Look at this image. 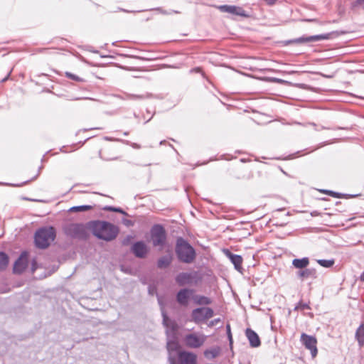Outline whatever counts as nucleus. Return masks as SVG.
I'll return each mask as SVG.
<instances>
[{"mask_svg":"<svg viewBox=\"0 0 364 364\" xmlns=\"http://www.w3.org/2000/svg\"><path fill=\"white\" fill-rule=\"evenodd\" d=\"M90 228L95 236L106 241L114 240L119 232L116 225L106 221H92L90 223Z\"/></svg>","mask_w":364,"mask_h":364,"instance_id":"obj_1","label":"nucleus"},{"mask_svg":"<svg viewBox=\"0 0 364 364\" xmlns=\"http://www.w3.org/2000/svg\"><path fill=\"white\" fill-rule=\"evenodd\" d=\"M176 252L179 260L184 263H191L196 257L194 249L182 238L177 240Z\"/></svg>","mask_w":364,"mask_h":364,"instance_id":"obj_2","label":"nucleus"},{"mask_svg":"<svg viewBox=\"0 0 364 364\" xmlns=\"http://www.w3.org/2000/svg\"><path fill=\"white\" fill-rule=\"evenodd\" d=\"M55 237V232L53 228H41L36 232V245L39 248H46L54 240Z\"/></svg>","mask_w":364,"mask_h":364,"instance_id":"obj_3","label":"nucleus"},{"mask_svg":"<svg viewBox=\"0 0 364 364\" xmlns=\"http://www.w3.org/2000/svg\"><path fill=\"white\" fill-rule=\"evenodd\" d=\"M213 315L214 311L210 307L196 308L191 312V321L199 324L212 318Z\"/></svg>","mask_w":364,"mask_h":364,"instance_id":"obj_4","label":"nucleus"},{"mask_svg":"<svg viewBox=\"0 0 364 364\" xmlns=\"http://www.w3.org/2000/svg\"><path fill=\"white\" fill-rule=\"evenodd\" d=\"M207 336L203 333L194 332L184 336L185 345L191 348H198L205 342Z\"/></svg>","mask_w":364,"mask_h":364,"instance_id":"obj_5","label":"nucleus"},{"mask_svg":"<svg viewBox=\"0 0 364 364\" xmlns=\"http://www.w3.org/2000/svg\"><path fill=\"white\" fill-rule=\"evenodd\" d=\"M65 234L73 238L85 239L87 230L82 224L70 223L64 228Z\"/></svg>","mask_w":364,"mask_h":364,"instance_id":"obj_6","label":"nucleus"},{"mask_svg":"<svg viewBox=\"0 0 364 364\" xmlns=\"http://www.w3.org/2000/svg\"><path fill=\"white\" fill-rule=\"evenodd\" d=\"M158 301L161 309V314L163 316V323L166 327V334L167 337H173L175 338V336H176V331L178 329V326L175 321H171L167 316L166 311H164V308L162 304V301L160 297H158Z\"/></svg>","mask_w":364,"mask_h":364,"instance_id":"obj_7","label":"nucleus"},{"mask_svg":"<svg viewBox=\"0 0 364 364\" xmlns=\"http://www.w3.org/2000/svg\"><path fill=\"white\" fill-rule=\"evenodd\" d=\"M198 280L197 272H181L176 277V282L179 286L197 284Z\"/></svg>","mask_w":364,"mask_h":364,"instance_id":"obj_8","label":"nucleus"},{"mask_svg":"<svg viewBox=\"0 0 364 364\" xmlns=\"http://www.w3.org/2000/svg\"><path fill=\"white\" fill-rule=\"evenodd\" d=\"M301 342L306 349L310 350L312 358H315L318 353L316 338L303 333L301 335Z\"/></svg>","mask_w":364,"mask_h":364,"instance_id":"obj_9","label":"nucleus"},{"mask_svg":"<svg viewBox=\"0 0 364 364\" xmlns=\"http://www.w3.org/2000/svg\"><path fill=\"white\" fill-rule=\"evenodd\" d=\"M151 238L154 246H161L166 240V232L161 225H156L151 229Z\"/></svg>","mask_w":364,"mask_h":364,"instance_id":"obj_10","label":"nucleus"},{"mask_svg":"<svg viewBox=\"0 0 364 364\" xmlns=\"http://www.w3.org/2000/svg\"><path fill=\"white\" fill-rule=\"evenodd\" d=\"M194 291L193 289L188 288L180 289L176 294L177 302L181 306H187L189 304V301L192 299Z\"/></svg>","mask_w":364,"mask_h":364,"instance_id":"obj_11","label":"nucleus"},{"mask_svg":"<svg viewBox=\"0 0 364 364\" xmlns=\"http://www.w3.org/2000/svg\"><path fill=\"white\" fill-rule=\"evenodd\" d=\"M179 364H197V355L189 351L181 350L178 353Z\"/></svg>","mask_w":364,"mask_h":364,"instance_id":"obj_12","label":"nucleus"},{"mask_svg":"<svg viewBox=\"0 0 364 364\" xmlns=\"http://www.w3.org/2000/svg\"><path fill=\"white\" fill-rule=\"evenodd\" d=\"M329 38V34H321V35H315L311 36H302L300 38H294L291 40L289 43H306L313 41H317L321 40H326Z\"/></svg>","mask_w":364,"mask_h":364,"instance_id":"obj_13","label":"nucleus"},{"mask_svg":"<svg viewBox=\"0 0 364 364\" xmlns=\"http://www.w3.org/2000/svg\"><path fill=\"white\" fill-rule=\"evenodd\" d=\"M218 9L220 11L225 12V13H229L232 14L236 16H247V15L245 13V11L237 6H232V5H221L218 6Z\"/></svg>","mask_w":364,"mask_h":364,"instance_id":"obj_14","label":"nucleus"},{"mask_svg":"<svg viewBox=\"0 0 364 364\" xmlns=\"http://www.w3.org/2000/svg\"><path fill=\"white\" fill-rule=\"evenodd\" d=\"M28 265V254L23 252L19 258L15 262L14 265V272L15 273H21Z\"/></svg>","mask_w":364,"mask_h":364,"instance_id":"obj_15","label":"nucleus"},{"mask_svg":"<svg viewBox=\"0 0 364 364\" xmlns=\"http://www.w3.org/2000/svg\"><path fill=\"white\" fill-rule=\"evenodd\" d=\"M132 250L136 257L143 258L148 252V247L144 242H137L132 245Z\"/></svg>","mask_w":364,"mask_h":364,"instance_id":"obj_16","label":"nucleus"},{"mask_svg":"<svg viewBox=\"0 0 364 364\" xmlns=\"http://www.w3.org/2000/svg\"><path fill=\"white\" fill-rule=\"evenodd\" d=\"M245 335L252 348H257L260 346V339L255 331L250 328H247L246 330Z\"/></svg>","mask_w":364,"mask_h":364,"instance_id":"obj_17","label":"nucleus"},{"mask_svg":"<svg viewBox=\"0 0 364 364\" xmlns=\"http://www.w3.org/2000/svg\"><path fill=\"white\" fill-rule=\"evenodd\" d=\"M166 348L169 353L168 357L170 355L173 357L172 353L176 351L179 348L176 336H175V338H173V337H167ZM173 358L175 357L173 356Z\"/></svg>","mask_w":364,"mask_h":364,"instance_id":"obj_18","label":"nucleus"},{"mask_svg":"<svg viewBox=\"0 0 364 364\" xmlns=\"http://www.w3.org/2000/svg\"><path fill=\"white\" fill-rule=\"evenodd\" d=\"M227 255L229 257L230 261L232 262V264L235 266V268L240 271L242 269V258L241 256L237 255H234L230 253V252H227Z\"/></svg>","mask_w":364,"mask_h":364,"instance_id":"obj_19","label":"nucleus"},{"mask_svg":"<svg viewBox=\"0 0 364 364\" xmlns=\"http://www.w3.org/2000/svg\"><path fill=\"white\" fill-rule=\"evenodd\" d=\"M192 300L197 305H208L212 303V300L210 298L198 294H193Z\"/></svg>","mask_w":364,"mask_h":364,"instance_id":"obj_20","label":"nucleus"},{"mask_svg":"<svg viewBox=\"0 0 364 364\" xmlns=\"http://www.w3.org/2000/svg\"><path fill=\"white\" fill-rule=\"evenodd\" d=\"M309 264V259L308 257H303L301 259H294L292 261V265L296 269H304Z\"/></svg>","mask_w":364,"mask_h":364,"instance_id":"obj_21","label":"nucleus"},{"mask_svg":"<svg viewBox=\"0 0 364 364\" xmlns=\"http://www.w3.org/2000/svg\"><path fill=\"white\" fill-rule=\"evenodd\" d=\"M316 272L312 269H305L299 271L297 274L298 277L302 279H307L309 277H314Z\"/></svg>","mask_w":364,"mask_h":364,"instance_id":"obj_22","label":"nucleus"},{"mask_svg":"<svg viewBox=\"0 0 364 364\" xmlns=\"http://www.w3.org/2000/svg\"><path fill=\"white\" fill-rule=\"evenodd\" d=\"M220 353L219 348H213L210 349H207L204 352V355L208 359H213L217 357Z\"/></svg>","mask_w":364,"mask_h":364,"instance_id":"obj_23","label":"nucleus"},{"mask_svg":"<svg viewBox=\"0 0 364 364\" xmlns=\"http://www.w3.org/2000/svg\"><path fill=\"white\" fill-rule=\"evenodd\" d=\"M171 259H172L171 257L168 256V255L164 256V257H161L158 260V267L159 268H166V267H167L171 264Z\"/></svg>","mask_w":364,"mask_h":364,"instance_id":"obj_24","label":"nucleus"},{"mask_svg":"<svg viewBox=\"0 0 364 364\" xmlns=\"http://www.w3.org/2000/svg\"><path fill=\"white\" fill-rule=\"evenodd\" d=\"M355 337L360 345L364 343V325L361 324L356 331Z\"/></svg>","mask_w":364,"mask_h":364,"instance_id":"obj_25","label":"nucleus"},{"mask_svg":"<svg viewBox=\"0 0 364 364\" xmlns=\"http://www.w3.org/2000/svg\"><path fill=\"white\" fill-rule=\"evenodd\" d=\"M9 264V257L3 252H0V271L4 269Z\"/></svg>","mask_w":364,"mask_h":364,"instance_id":"obj_26","label":"nucleus"},{"mask_svg":"<svg viewBox=\"0 0 364 364\" xmlns=\"http://www.w3.org/2000/svg\"><path fill=\"white\" fill-rule=\"evenodd\" d=\"M317 262L323 267H331L334 264L333 259H318L317 260Z\"/></svg>","mask_w":364,"mask_h":364,"instance_id":"obj_27","label":"nucleus"},{"mask_svg":"<svg viewBox=\"0 0 364 364\" xmlns=\"http://www.w3.org/2000/svg\"><path fill=\"white\" fill-rule=\"evenodd\" d=\"M91 208L92 207L90 205L74 206L70 208V211H86Z\"/></svg>","mask_w":364,"mask_h":364,"instance_id":"obj_28","label":"nucleus"},{"mask_svg":"<svg viewBox=\"0 0 364 364\" xmlns=\"http://www.w3.org/2000/svg\"><path fill=\"white\" fill-rule=\"evenodd\" d=\"M65 75H66L68 78H70V79H71V80H75V81H81V80H82V79H81L80 77H78V76H77V75H74V74H72V73H68V72H67V73H65Z\"/></svg>","mask_w":364,"mask_h":364,"instance_id":"obj_29","label":"nucleus"},{"mask_svg":"<svg viewBox=\"0 0 364 364\" xmlns=\"http://www.w3.org/2000/svg\"><path fill=\"white\" fill-rule=\"evenodd\" d=\"M105 210H110V211H113V212L121 213L124 214V212L119 208H114V207L108 206V207L105 208Z\"/></svg>","mask_w":364,"mask_h":364,"instance_id":"obj_30","label":"nucleus"},{"mask_svg":"<svg viewBox=\"0 0 364 364\" xmlns=\"http://www.w3.org/2000/svg\"><path fill=\"white\" fill-rule=\"evenodd\" d=\"M324 192L333 197L340 198V194L338 193H335L331 191H325Z\"/></svg>","mask_w":364,"mask_h":364,"instance_id":"obj_31","label":"nucleus"},{"mask_svg":"<svg viewBox=\"0 0 364 364\" xmlns=\"http://www.w3.org/2000/svg\"><path fill=\"white\" fill-rule=\"evenodd\" d=\"M219 322H220V318L214 319V320L211 321L209 323L208 326L212 327V326L216 325Z\"/></svg>","mask_w":364,"mask_h":364,"instance_id":"obj_32","label":"nucleus"},{"mask_svg":"<svg viewBox=\"0 0 364 364\" xmlns=\"http://www.w3.org/2000/svg\"><path fill=\"white\" fill-rule=\"evenodd\" d=\"M227 330H228V334L229 341H230V343H231L232 341V334H231V332H230V327L229 325L227 326Z\"/></svg>","mask_w":364,"mask_h":364,"instance_id":"obj_33","label":"nucleus"},{"mask_svg":"<svg viewBox=\"0 0 364 364\" xmlns=\"http://www.w3.org/2000/svg\"><path fill=\"white\" fill-rule=\"evenodd\" d=\"M169 364H176V358L170 355L168 357Z\"/></svg>","mask_w":364,"mask_h":364,"instance_id":"obj_34","label":"nucleus"},{"mask_svg":"<svg viewBox=\"0 0 364 364\" xmlns=\"http://www.w3.org/2000/svg\"><path fill=\"white\" fill-rule=\"evenodd\" d=\"M277 0H264V1L268 4V5H273L276 3Z\"/></svg>","mask_w":364,"mask_h":364,"instance_id":"obj_35","label":"nucleus"},{"mask_svg":"<svg viewBox=\"0 0 364 364\" xmlns=\"http://www.w3.org/2000/svg\"><path fill=\"white\" fill-rule=\"evenodd\" d=\"M355 4L364 6V0H357Z\"/></svg>","mask_w":364,"mask_h":364,"instance_id":"obj_36","label":"nucleus"},{"mask_svg":"<svg viewBox=\"0 0 364 364\" xmlns=\"http://www.w3.org/2000/svg\"><path fill=\"white\" fill-rule=\"evenodd\" d=\"M36 262L35 260H33V262H32V272H34L35 269H36Z\"/></svg>","mask_w":364,"mask_h":364,"instance_id":"obj_37","label":"nucleus"},{"mask_svg":"<svg viewBox=\"0 0 364 364\" xmlns=\"http://www.w3.org/2000/svg\"><path fill=\"white\" fill-rule=\"evenodd\" d=\"M323 77H327V78H331V77H333V75H323Z\"/></svg>","mask_w":364,"mask_h":364,"instance_id":"obj_38","label":"nucleus"},{"mask_svg":"<svg viewBox=\"0 0 364 364\" xmlns=\"http://www.w3.org/2000/svg\"><path fill=\"white\" fill-rule=\"evenodd\" d=\"M360 280L364 282V272L360 275Z\"/></svg>","mask_w":364,"mask_h":364,"instance_id":"obj_39","label":"nucleus"},{"mask_svg":"<svg viewBox=\"0 0 364 364\" xmlns=\"http://www.w3.org/2000/svg\"><path fill=\"white\" fill-rule=\"evenodd\" d=\"M132 98H141L139 96L131 95Z\"/></svg>","mask_w":364,"mask_h":364,"instance_id":"obj_40","label":"nucleus"},{"mask_svg":"<svg viewBox=\"0 0 364 364\" xmlns=\"http://www.w3.org/2000/svg\"><path fill=\"white\" fill-rule=\"evenodd\" d=\"M151 291H152V290H151V287H150V288H149V293H150V294H153Z\"/></svg>","mask_w":364,"mask_h":364,"instance_id":"obj_41","label":"nucleus"},{"mask_svg":"<svg viewBox=\"0 0 364 364\" xmlns=\"http://www.w3.org/2000/svg\"><path fill=\"white\" fill-rule=\"evenodd\" d=\"M162 13H163V14H168V13H167V12H166V11H162Z\"/></svg>","mask_w":364,"mask_h":364,"instance_id":"obj_42","label":"nucleus"}]
</instances>
